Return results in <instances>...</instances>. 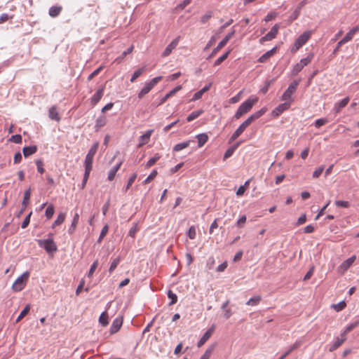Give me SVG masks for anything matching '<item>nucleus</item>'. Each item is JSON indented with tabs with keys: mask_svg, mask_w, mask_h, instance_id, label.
<instances>
[{
	"mask_svg": "<svg viewBox=\"0 0 359 359\" xmlns=\"http://www.w3.org/2000/svg\"><path fill=\"white\" fill-rule=\"evenodd\" d=\"M235 34V31L233 30L229 34H227L225 37L217 44V47H215L212 53L210 54L209 57H212L215 56L217 52L221 50L226 43L227 42L233 37V36Z\"/></svg>",
	"mask_w": 359,
	"mask_h": 359,
	"instance_id": "nucleus-8",
	"label": "nucleus"
},
{
	"mask_svg": "<svg viewBox=\"0 0 359 359\" xmlns=\"http://www.w3.org/2000/svg\"><path fill=\"white\" fill-rule=\"evenodd\" d=\"M30 196H31V189H28L27 190H26L25 191L24 198H23V201L22 203V209L20 210L19 213L18 214V217L21 215V214L23 212L24 210L26 208V207L29 203Z\"/></svg>",
	"mask_w": 359,
	"mask_h": 359,
	"instance_id": "nucleus-14",
	"label": "nucleus"
},
{
	"mask_svg": "<svg viewBox=\"0 0 359 359\" xmlns=\"http://www.w3.org/2000/svg\"><path fill=\"white\" fill-rule=\"evenodd\" d=\"M251 123L248 118L244 121L231 136L229 143L236 140Z\"/></svg>",
	"mask_w": 359,
	"mask_h": 359,
	"instance_id": "nucleus-7",
	"label": "nucleus"
},
{
	"mask_svg": "<svg viewBox=\"0 0 359 359\" xmlns=\"http://www.w3.org/2000/svg\"><path fill=\"white\" fill-rule=\"evenodd\" d=\"M157 174V171L156 170H153L149 174V175L144 180L143 183L145 184L149 183L156 177Z\"/></svg>",
	"mask_w": 359,
	"mask_h": 359,
	"instance_id": "nucleus-47",
	"label": "nucleus"
},
{
	"mask_svg": "<svg viewBox=\"0 0 359 359\" xmlns=\"http://www.w3.org/2000/svg\"><path fill=\"white\" fill-rule=\"evenodd\" d=\"M276 48L274 47L271 50L266 51L264 54H263L259 59V62H265L269 57H271L276 52Z\"/></svg>",
	"mask_w": 359,
	"mask_h": 359,
	"instance_id": "nucleus-23",
	"label": "nucleus"
},
{
	"mask_svg": "<svg viewBox=\"0 0 359 359\" xmlns=\"http://www.w3.org/2000/svg\"><path fill=\"white\" fill-rule=\"evenodd\" d=\"M234 151H233V148H231L229 147L224 153V160H226L227 158H229V157H231L233 154Z\"/></svg>",
	"mask_w": 359,
	"mask_h": 359,
	"instance_id": "nucleus-64",
	"label": "nucleus"
},
{
	"mask_svg": "<svg viewBox=\"0 0 359 359\" xmlns=\"http://www.w3.org/2000/svg\"><path fill=\"white\" fill-rule=\"evenodd\" d=\"M187 236L190 239H194L196 236V229L194 226H191L187 232Z\"/></svg>",
	"mask_w": 359,
	"mask_h": 359,
	"instance_id": "nucleus-55",
	"label": "nucleus"
},
{
	"mask_svg": "<svg viewBox=\"0 0 359 359\" xmlns=\"http://www.w3.org/2000/svg\"><path fill=\"white\" fill-rule=\"evenodd\" d=\"M213 350H214V346L208 348L205 351V352L203 353V355L201 357L200 359H210Z\"/></svg>",
	"mask_w": 359,
	"mask_h": 359,
	"instance_id": "nucleus-49",
	"label": "nucleus"
},
{
	"mask_svg": "<svg viewBox=\"0 0 359 359\" xmlns=\"http://www.w3.org/2000/svg\"><path fill=\"white\" fill-rule=\"evenodd\" d=\"M346 306V304L344 301H341V302L338 303V304H333L332 306V308H334V309L339 312V311H341V310H343Z\"/></svg>",
	"mask_w": 359,
	"mask_h": 359,
	"instance_id": "nucleus-44",
	"label": "nucleus"
},
{
	"mask_svg": "<svg viewBox=\"0 0 359 359\" xmlns=\"http://www.w3.org/2000/svg\"><path fill=\"white\" fill-rule=\"evenodd\" d=\"M304 67L299 62L297 63L292 68V75L296 76L299 72L302 71Z\"/></svg>",
	"mask_w": 359,
	"mask_h": 359,
	"instance_id": "nucleus-45",
	"label": "nucleus"
},
{
	"mask_svg": "<svg viewBox=\"0 0 359 359\" xmlns=\"http://www.w3.org/2000/svg\"><path fill=\"white\" fill-rule=\"evenodd\" d=\"M204 93L200 90L193 95L191 101H196L201 99Z\"/></svg>",
	"mask_w": 359,
	"mask_h": 359,
	"instance_id": "nucleus-63",
	"label": "nucleus"
},
{
	"mask_svg": "<svg viewBox=\"0 0 359 359\" xmlns=\"http://www.w3.org/2000/svg\"><path fill=\"white\" fill-rule=\"evenodd\" d=\"M36 165L37 166V171L41 174L44 172V169L43 168V161L41 160H37L36 161Z\"/></svg>",
	"mask_w": 359,
	"mask_h": 359,
	"instance_id": "nucleus-60",
	"label": "nucleus"
},
{
	"mask_svg": "<svg viewBox=\"0 0 359 359\" xmlns=\"http://www.w3.org/2000/svg\"><path fill=\"white\" fill-rule=\"evenodd\" d=\"M79 215L78 213H75L74 217H73V219H72V224L68 229V233L69 234H72L75 230H76V225L77 224L79 223Z\"/></svg>",
	"mask_w": 359,
	"mask_h": 359,
	"instance_id": "nucleus-26",
	"label": "nucleus"
},
{
	"mask_svg": "<svg viewBox=\"0 0 359 359\" xmlns=\"http://www.w3.org/2000/svg\"><path fill=\"white\" fill-rule=\"evenodd\" d=\"M30 311V305L27 304L25 306L23 310L20 312L19 316H18L16 319V322L20 321Z\"/></svg>",
	"mask_w": 359,
	"mask_h": 359,
	"instance_id": "nucleus-35",
	"label": "nucleus"
},
{
	"mask_svg": "<svg viewBox=\"0 0 359 359\" xmlns=\"http://www.w3.org/2000/svg\"><path fill=\"white\" fill-rule=\"evenodd\" d=\"M32 212H30L27 216L24 219L22 224H21V227L22 229H25L29 224L30 222V217H31V215H32Z\"/></svg>",
	"mask_w": 359,
	"mask_h": 359,
	"instance_id": "nucleus-54",
	"label": "nucleus"
},
{
	"mask_svg": "<svg viewBox=\"0 0 359 359\" xmlns=\"http://www.w3.org/2000/svg\"><path fill=\"white\" fill-rule=\"evenodd\" d=\"M99 147V142H95L89 149L85 158L84 166L88 168H93V161Z\"/></svg>",
	"mask_w": 359,
	"mask_h": 359,
	"instance_id": "nucleus-5",
	"label": "nucleus"
},
{
	"mask_svg": "<svg viewBox=\"0 0 359 359\" xmlns=\"http://www.w3.org/2000/svg\"><path fill=\"white\" fill-rule=\"evenodd\" d=\"M39 245L43 248L48 253H53L57 251L56 244L53 239L39 240Z\"/></svg>",
	"mask_w": 359,
	"mask_h": 359,
	"instance_id": "nucleus-6",
	"label": "nucleus"
},
{
	"mask_svg": "<svg viewBox=\"0 0 359 359\" xmlns=\"http://www.w3.org/2000/svg\"><path fill=\"white\" fill-rule=\"evenodd\" d=\"M278 29H279V25L278 24H276L275 25H273L272 27V28L271 29V30L265 36H262L259 39L260 43H263L265 41H271L272 39L276 38V36L278 34Z\"/></svg>",
	"mask_w": 359,
	"mask_h": 359,
	"instance_id": "nucleus-10",
	"label": "nucleus"
},
{
	"mask_svg": "<svg viewBox=\"0 0 359 359\" xmlns=\"http://www.w3.org/2000/svg\"><path fill=\"white\" fill-rule=\"evenodd\" d=\"M257 101L258 99L257 97H250L246 100L239 106L233 116V118L235 119H239L244 114L249 112Z\"/></svg>",
	"mask_w": 359,
	"mask_h": 359,
	"instance_id": "nucleus-1",
	"label": "nucleus"
},
{
	"mask_svg": "<svg viewBox=\"0 0 359 359\" xmlns=\"http://www.w3.org/2000/svg\"><path fill=\"white\" fill-rule=\"evenodd\" d=\"M136 178H137V174L136 173H133L130 177L126 187H124L123 189V191L124 192H126L129 189V188L132 186V184H133V182H135Z\"/></svg>",
	"mask_w": 359,
	"mask_h": 359,
	"instance_id": "nucleus-39",
	"label": "nucleus"
},
{
	"mask_svg": "<svg viewBox=\"0 0 359 359\" xmlns=\"http://www.w3.org/2000/svg\"><path fill=\"white\" fill-rule=\"evenodd\" d=\"M54 212L55 210L53 206L52 205H48L45 212L46 217L48 219H50L53 217Z\"/></svg>",
	"mask_w": 359,
	"mask_h": 359,
	"instance_id": "nucleus-48",
	"label": "nucleus"
},
{
	"mask_svg": "<svg viewBox=\"0 0 359 359\" xmlns=\"http://www.w3.org/2000/svg\"><path fill=\"white\" fill-rule=\"evenodd\" d=\"M29 276V273L27 271L24 272L20 276H19L12 285V289L15 292H20L26 286V282Z\"/></svg>",
	"mask_w": 359,
	"mask_h": 359,
	"instance_id": "nucleus-4",
	"label": "nucleus"
},
{
	"mask_svg": "<svg viewBox=\"0 0 359 359\" xmlns=\"http://www.w3.org/2000/svg\"><path fill=\"white\" fill-rule=\"evenodd\" d=\"M215 325H212L210 328H209L202 336V337L197 342V346H202L212 336L214 330H215Z\"/></svg>",
	"mask_w": 359,
	"mask_h": 359,
	"instance_id": "nucleus-11",
	"label": "nucleus"
},
{
	"mask_svg": "<svg viewBox=\"0 0 359 359\" xmlns=\"http://www.w3.org/2000/svg\"><path fill=\"white\" fill-rule=\"evenodd\" d=\"M65 216H66L65 213H64V212L60 213L57 215V219L55 220L54 223L53 224V228H54L55 226H58V225H60L61 224H62L65 219Z\"/></svg>",
	"mask_w": 359,
	"mask_h": 359,
	"instance_id": "nucleus-34",
	"label": "nucleus"
},
{
	"mask_svg": "<svg viewBox=\"0 0 359 359\" xmlns=\"http://www.w3.org/2000/svg\"><path fill=\"white\" fill-rule=\"evenodd\" d=\"M48 117L52 120L60 121V117L57 111V107L55 106H53L49 109Z\"/></svg>",
	"mask_w": 359,
	"mask_h": 359,
	"instance_id": "nucleus-19",
	"label": "nucleus"
},
{
	"mask_svg": "<svg viewBox=\"0 0 359 359\" xmlns=\"http://www.w3.org/2000/svg\"><path fill=\"white\" fill-rule=\"evenodd\" d=\"M290 107L289 102H285L283 104H279L273 111V114L274 116H278L284 111L287 110Z\"/></svg>",
	"mask_w": 359,
	"mask_h": 359,
	"instance_id": "nucleus-16",
	"label": "nucleus"
},
{
	"mask_svg": "<svg viewBox=\"0 0 359 359\" xmlns=\"http://www.w3.org/2000/svg\"><path fill=\"white\" fill-rule=\"evenodd\" d=\"M349 102V97H346L344 98L342 100H341L339 102L336 103L334 105V110L336 113H339L341 109L345 107Z\"/></svg>",
	"mask_w": 359,
	"mask_h": 359,
	"instance_id": "nucleus-22",
	"label": "nucleus"
},
{
	"mask_svg": "<svg viewBox=\"0 0 359 359\" xmlns=\"http://www.w3.org/2000/svg\"><path fill=\"white\" fill-rule=\"evenodd\" d=\"M97 266H98V262L96 260L90 266V269L88 271V277H90L93 274V273L95 272V271L96 268L97 267Z\"/></svg>",
	"mask_w": 359,
	"mask_h": 359,
	"instance_id": "nucleus-56",
	"label": "nucleus"
},
{
	"mask_svg": "<svg viewBox=\"0 0 359 359\" xmlns=\"http://www.w3.org/2000/svg\"><path fill=\"white\" fill-rule=\"evenodd\" d=\"M358 325V322H356V323H352V324H350L349 325H348L344 332H343L344 334H345L346 336V334L351 332L353 329H354L355 327H357Z\"/></svg>",
	"mask_w": 359,
	"mask_h": 359,
	"instance_id": "nucleus-57",
	"label": "nucleus"
},
{
	"mask_svg": "<svg viewBox=\"0 0 359 359\" xmlns=\"http://www.w3.org/2000/svg\"><path fill=\"white\" fill-rule=\"evenodd\" d=\"M346 339V336L342 333L340 337L336 339L330 350L332 351L339 348L345 341Z\"/></svg>",
	"mask_w": 359,
	"mask_h": 359,
	"instance_id": "nucleus-24",
	"label": "nucleus"
},
{
	"mask_svg": "<svg viewBox=\"0 0 359 359\" xmlns=\"http://www.w3.org/2000/svg\"><path fill=\"white\" fill-rule=\"evenodd\" d=\"M133 48H134L133 46H130L127 50L123 51L120 56H118V57H116L114 60V62H116L117 64L121 63L126 55H128V54H130L133 52Z\"/></svg>",
	"mask_w": 359,
	"mask_h": 359,
	"instance_id": "nucleus-28",
	"label": "nucleus"
},
{
	"mask_svg": "<svg viewBox=\"0 0 359 359\" xmlns=\"http://www.w3.org/2000/svg\"><path fill=\"white\" fill-rule=\"evenodd\" d=\"M36 151L37 147L36 145L25 147L22 149L23 155L26 158L35 154Z\"/></svg>",
	"mask_w": 359,
	"mask_h": 359,
	"instance_id": "nucleus-18",
	"label": "nucleus"
},
{
	"mask_svg": "<svg viewBox=\"0 0 359 359\" xmlns=\"http://www.w3.org/2000/svg\"><path fill=\"white\" fill-rule=\"evenodd\" d=\"M153 131V130H149L140 137V141L137 145L138 147H142L143 145L149 142Z\"/></svg>",
	"mask_w": 359,
	"mask_h": 359,
	"instance_id": "nucleus-13",
	"label": "nucleus"
},
{
	"mask_svg": "<svg viewBox=\"0 0 359 359\" xmlns=\"http://www.w3.org/2000/svg\"><path fill=\"white\" fill-rule=\"evenodd\" d=\"M299 346V341H296L295 343H294L291 346H290L288 350L283 353V357L287 356L292 351L297 349Z\"/></svg>",
	"mask_w": 359,
	"mask_h": 359,
	"instance_id": "nucleus-42",
	"label": "nucleus"
},
{
	"mask_svg": "<svg viewBox=\"0 0 359 359\" xmlns=\"http://www.w3.org/2000/svg\"><path fill=\"white\" fill-rule=\"evenodd\" d=\"M104 94V88L98 89L90 98V103L93 106L96 105L101 100Z\"/></svg>",
	"mask_w": 359,
	"mask_h": 359,
	"instance_id": "nucleus-15",
	"label": "nucleus"
},
{
	"mask_svg": "<svg viewBox=\"0 0 359 359\" xmlns=\"http://www.w3.org/2000/svg\"><path fill=\"white\" fill-rule=\"evenodd\" d=\"M204 112V111L203 109H199V110H196V111H194L193 112H191L187 117V121L188 122H191L192 121H194V119L197 118L199 116H201L203 113Z\"/></svg>",
	"mask_w": 359,
	"mask_h": 359,
	"instance_id": "nucleus-31",
	"label": "nucleus"
},
{
	"mask_svg": "<svg viewBox=\"0 0 359 359\" xmlns=\"http://www.w3.org/2000/svg\"><path fill=\"white\" fill-rule=\"evenodd\" d=\"M154 87L149 86V83H147L138 93V97L142 98L144 95L147 94Z\"/></svg>",
	"mask_w": 359,
	"mask_h": 359,
	"instance_id": "nucleus-32",
	"label": "nucleus"
},
{
	"mask_svg": "<svg viewBox=\"0 0 359 359\" xmlns=\"http://www.w3.org/2000/svg\"><path fill=\"white\" fill-rule=\"evenodd\" d=\"M212 16V11H208L205 14H204L201 18V22L202 24H205L208 21V20Z\"/></svg>",
	"mask_w": 359,
	"mask_h": 359,
	"instance_id": "nucleus-50",
	"label": "nucleus"
},
{
	"mask_svg": "<svg viewBox=\"0 0 359 359\" xmlns=\"http://www.w3.org/2000/svg\"><path fill=\"white\" fill-rule=\"evenodd\" d=\"M299 83L300 79L293 81L283 93L281 100L284 102H289L291 104L293 102L292 95L296 92Z\"/></svg>",
	"mask_w": 359,
	"mask_h": 359,
	"instance_id": "nucleus-2",
	"label": "nucleus"
},
{
	"mask_svg": "<svg viewBox=\"0 0 359 359\" xmlns=\"http://www.w3.org/2000/svg\"><path fill=\"white\" fill-rule=\"evenodd\" d=\"M145 71V67H142L135 70L130 79L131 82H134L138 77H140Z\"/></svg>",
	"mask_w": 359,
	"mask_h": 359,
	"instance_id": "nucleus-33",
	"label": "nucleus"
},
{
	"mask_svg": "<svg viewBox=\"0 0 359 359\" xmlns=\"http://www.w3.org/2000/svg\"><path fill=\"white\" fill-rule=\"evenodd\" d=\"M168 297L170 299V305L175 304L177 302V297L176 294L172 292L171 290H168Z\"/></svg>",
	"mask_w": 359,
	"mask_h": 359,
	"instance_id": "nucleus-43",
	"label": "nucleus"
},
{
	"mask_svg": "<svg viewBox=\"0 0 359 359\" xmlns=\"http://www.w3.org/2000/svg\"><path fill=\"white\" fill-rule=\"evenodd\" d=\"M107 123V118L104 116H100L95 121V129L98 131L101 128L104 126Z\"/></svg>",
	"mask_w": 359,
	"mask_h": 359,
	"instance_id": "nucleus-20",
	"label": "nucleus"
},
{
	"mask_svg": "<svg viewBox=\"0 0 359 359\" xmlns=\"http://www.w3.org/2000/svg\"><path fill=\"white\" fill-rule=\"evenodd\" d=\"M266 112L265 109H261L260 110L253 113L251 114L248 118L250 120L251 123H252L254 121L258 119L259 117H261L264 113Z\"/></svg>",
	"mask_w": 359,
	"mask_h": 359,
	"instance_id": "nucleus-30",
	"label": "nucleus"
},
{
	"mask_svg": "<svg viewBox=\"0 0 359 359\" xmlns=\"http://www.w3.org/2000/svg\"><path fill=\"white\" fill-rule=\"evenodd\" d=\"M121 164H122V162L121 161L110 169V170L109 171V174H108V180L109 181H111L114 179L116 173L119 170Z\"/></svg>",
	"mask_w": 359,
	"mask_h": 359,
	"instance_id": "nucleus-25",
	"label": "nucleus"
},
{
	"mask_svg": "<svg viewBox=\"0 0 359 359\" xmlns=\"http://www.w3.org/2000/svg\"><path fill=\"white\" fill-rule=\"evenodd\" d=\"M335 204L342 208H348L349 206V202L346 201H336Z\"/></svg>",
	"mask_w": 359,
	"mask_h": 359,
	"instance_id": "nucleus-61",
	"label": "nucleus"
},
{
	"mask_svg": "<svg viewBox=\"0 0 359 359\" xmlns=\"http://www.w3.org/2000/svg\"><path fill=\"white\" fill-rule=\"evenodd\" d=\"M123 323L122 318H116L114 320L111 327H110V332L111 333L114 334L117 332L119 329L121 328Z\"/></svg>",
	"mask_w": 359,
	"mask_h": 359,
	"instance_id": "nucleus-17",
	"label": "nucleus"
},
{
	"mask_svg": "<svg viewBox=\"0 0 359 359\" xmlns=\"http://www.w3.org/2000/svg\"><path fill=\"white\" fill-rule=\"evenodd\" d=\"M92 169L91 168H85V172H84V175H83V181H82V184H81V188H84V187L86 186V182L88 180V177L90 176V173L91 172Z\"/></svg>",
	"mask_w": 359,
	"mask_h": 359,
	"instance_id": "nucleus-40",
	"label": "nucleus"
},
{
	"mask_svg": "<svg viewBox=\"0 0 359 359\" xmlns=\"http://www.w3.org/2000/svg\"><path fill=\"white\" fill-rule=\"evenodd\" d=\"M261 299L259 295L252 297L246 302V304L248 306H256L259 303Z\"/></svg>",
	"mask_w": 359,
	"mask_h": 359,
	"instance_id": "nucleus-36",
	"label": "nucleus"
},
{
	"mask_svg": "<svg viewBox=\"0 0 359 359\" xmlns=\"http://www.w3.org/2000/svg\"><path fill=\"white\" fill-rule=\"evenodd\" d=\"M191 142H192L191 140H188V141L178 143L174 146L173 151L175 152H177V151H180L185 148H187L190 145Z\"/></svg>",
	"mask_w": 359,
	"mask_h": 359,
	"instance_id": "nucleus-29",
	"label": "nucleus"
},
{
	"mask_svg": "<svg viewBox=\"0 0 359 359\" xmlns=\"http://www.w3.org/2000/svg\"><path fill=\"white\" fill-rule=\"evenodd\" d=\"M312 34L311 31L304 32L301 34L294 41L293 46L291 47V52L296 53L301 47H302L309 39Z\"/></svg>",
	"mask_w": 359,
	"mask_h": 359,
	"instance_id": "nucleus-3",
	"label": "nucleus"
},
{
	"mask_svg": "<svg viewBox=\"0 0 359 359\" xmlns=\"http://www.w3.org/2000/svg\"><path fill=\"white\" fill-rule=\"evenodd\" d=\"M62 6H53L49 8L48 14L52 18H55L60 15L62 11Z\"/></svg>",
	"mask_w": 359,
	"mask_h": 359,
	"instance_id": "nucleus-21",
	"label": "nucleus"
},
{
	"mask_svg": "<svg viewBox=\"0 0 359 359\" xmlns=\"http://www.w3.org/2000/svg\"><path fill=\"white\" fill-rule=\"evenodd\" d=\"M354 35L353 34V33L349 31L346 34V36L341 39L340 40V43H346L347 42H348L349 41H351L353 38Z\"/></svg>",
	"mask_w": 359,
	"mask_h": 359,
	"instance_id": "nucleus-53",
	"label": "nucleus"
},
{
	"mask_svg": "<svg viewBox=\"0 0 359 359\" xmlns=\"http://www.w3.org/2000/svg\"><path fill=\"white\" fill-rule=\"evenodd\" d=\"M161 156L159 154H156L154 156L151 158L146 163L147 168H150L153 165H154L157 161H158L161 158Z\"/></svg>",
	"mask_w": 359,
	"mask_h": 359,
	"instance_id": "nucleus-37",
	"label": "nucleus"
},
{
	"mask_svg": "<svg viewBox=\"0 0 359 359\" xmlns=\"http://www.w3.org/2000/svg\"><path fill=\"white\" fill-rule=\"evenodd\" d=\"M313 59V54L310 53L306 57L302 59L299 61V63L304 67L308 64H309Z\"/></svg>",
	"mask_w": 359,
	"mask_h": 359,
	"instance_id": "nucleus-46",
	"label": "nucleus"
},
{
	"mask_svg": "<svg viewBox=\"0 0 359 359\" xmlns=\"http://www.w3.org/2000/svg\"><path fill=\"white\" fill-rule=\"evenodd\" d=\"M355 255H353L352 257L344 261L337 269L338 273L341 275L344 274V273L352 266L353 262L355 261Z\"/></svg>",
	"mask_w": 359,
	"mask_h": 359,
	"instance_id": "nucleus-9",
	"label": "nucleus"
},
{
	"mask_svg": "<svg viewBox=\"0 0 359 359\" xmlns=\"http://www.w3.org/2000/svg\"><path fill=\"white\" fill-rule=\"evenodd\" d=\"M108 229H109V228H108V226H107V225H105V226L102 228V231H101V232H100V236H99V238H98V239H97V242H98V243H101V242H102V241L103 238L107 235V232H108Z\"/></svg>",
	"mask_w": 359,
	"mask_h": 359,
	"instance_id": "nucleus-52",
	"label": "nucleus"
},
{
	"mask_svg": "<svg viewBox=\"0 0 359 359\" xmlns=\"http://www.w3.org/2000/svg\"><path fill=\"white\" fill-rule=\"evenodd\" d=\"M99 322L103 326H107L108 325V323H109L108 316H107V313H105V312L102 313V314L100 315V316L99 318Z\"/></svg>",
	"mask_w": 359,
	"mask_h": 359,
	"instance_id": "nucleus-41",
	"label": "nucleus"
},
{
	"mask_svg": "<svg viewBox=\"0 0 359 359\" xmlns=\"http://www.w3.org/2000/svg\"><path fill=\"white\" fill-rule=\"evenodd\" d=\"M162 76H156L154 79H152L149 83V86H151L153 87H154L161 79H162Z\"/></svg>",
	"mask_w": 359,
	"mask_h": 359,
	"instance_id": "nucleus-62",
	"label": "nucleus"
},
{
	"mask_svg": "<svg viewBox=\"0 0 359 359\" xmlns=\"http://www.w3.org/2000/svg\"><path fill=\"white\" fill-rule=\"evenodd\" d=\"M179 39H180L179 37L175 39L174 40H172L171 41V43H170L167 46V47L165 48V50L162 53L163 57H167L172 53V50H174L178 45Z\"/></svg>",
	"mask_w": 359,
	"mask_h": 359,
	"instance_id": "nucleus-12",
	"label": "nucleus"
},
{
	"mask_svg": "<svg viewBox=\"0 0 359 359\" xmlns=\"http://www.w3.org/2000/svg\"><path fill=\"white\" fill-rule=\"evenodd\" d=\"M198 140V147H203L208 140V136L206 133H201L196 136Z\"/></svg>",
	"mask_w": 359,
	"mask_h": 359,
	"instance_id": "nucleus-27",
	"label": "nucleus"
},
{
	"mask_svg": "<svg viewBox=\"0 0 359 359\" xmlns=\"http://www.w3.org/2000/svg\"><path fill=\"white\" fill-rule=\"evenodd\" d=\"M231 53V50H227L226 53H224L222 55H221L219 58H217L215 63V66L219 65L222 62H223L229 56V55Z\"/></svg>",
	"mask_w": 359,
	"mask_h": 359,
	"instance_id": "nucleus-38",
	"label": "nucleus"
},
{
	"mask_svg": "<svg viewBox=\"0 0 359 359\" xmlns=\"http://www.w3.org/2000/svg\"><path fill=\"white\" fill-rule=\"evenodd\" d=\"M10 140L12 142L18 144L22 142V137L20 135H14L11 137Z\"/></svg>",
	"mask_w": 359,
	"mask_h": 359,
	"instance_id": "nucleus-59",
	"label": "nucleus"
},
{
	"mask_svg": "<svg viewBox=\"0 0 359 359\" xmlns=\"http://www.w3.org/2000/svg\"><path fill=\"white\" fill-rule=\"evenodd\" d=\"M102 69V66H100V67L97 68L90 74H89V76H88V80L90 81L91 79H93V78L95 77V76H97L100 72V71Z\"/></svg>",
	"mask_w": 359,
	"mask_h": 359,
	"instance_id": "nucleus-58",
	"label": "nucleus"
},
{
	"mask_svg": "<svg viewBox=\"0 0 359 359\" xmlns=\"http://www.w3.org/2000/svg\"><path fill=\"white\" fill-rule=\"evenodd\" d=\"M119 262H120V258L119 257L115 258L111 262L110 267H109V269L110 273L113 272L116 269V268L117 267V266L119 264Z\"/></svg>",
	"mask_w": 359,
	"mask_h": 359,
	"instance_id": "nucleus-51",
	"label": "nucleus"
}]
</instances>
